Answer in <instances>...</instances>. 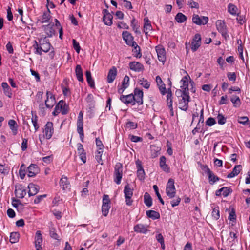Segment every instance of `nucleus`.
Here are the masks:
<instances>
[{
  "label": "nucleus",
  "instance_id": "37",
  "mask_svg": "<svg viewBox=\"0 0 250 250\" xmlns=\"http://www.w3.org/2000/svg\"><path fill=\"white\" fill-rule=\"evenodd\" d=\"M113 16L111 14H107L104 15L103 18V22L105 25L110 26L112 24Z\"/></svg>",
  "mask_w": 250,
  "mask_h": 250
},
{
  "label": "nucleus",
  "instance_id": "3",
  "mask_svg": "<svg viewBox=\"0 0 250 250\" xmlns=\"http://www.w3.org/2000/svg\"><path fill=\"white\" fill-rule=\"evenodd\" d=\"M68 111V106L64 101L61 100L55 106L54 111L53 112L54 115L56 116L59 113L62 112V114L65 115Z\"/></svg>",
  "mask_w": 250,
  "mask_h": 250
},
{
  "label": "nucleus",
  "instance_id": "30",
  "mask_svg": "<svg viewBox=\"0 0 250 250\" xmlns=\"http://www.w3.org/2000/svg\"><path fill=\"white\" fill-rule=\"evenodd\" d=\"M206 172L208 175L209 179V182L210 184L212 185L216 181L219 180V177L217 176H215L212 172L210 170L209 168H207Z\"/></svg>",
  "mask_w": 250,
  "mask_h": 250
},
{
  "label": "nucleus",
  "instance_id": "44",
  "mask_svg": "<svg viewBox=\"0 0 250 250\" xmlns=\"http://www.w3.org/2000/svg\"><path fill=\"white\" fill-rule=\"evenodd\" d=\"M44 31L45 33L47 35L48 37H51L55 34V31L53 30L52 26L48 25L46 26H44Z\"/></svg>",
  "mask_w": 250,
  "mask_h": 250
},
{
  "label": "nucleus",
  "instance_id": "36",
  "mask_svg": "<svg viewBox=\"0 0 250 250\" xmlns=\"http://www.w3.org/2000/svg\"><path fill=\"white\" fill-rule=\"evenodd\" d=\"M85 76L87 82L91 88L95 87V83L94 80L92 79L91 74L90 71L87 70L85 73Z\"/></svg>",
  "mask_w": 250,
  "mask_h": 250
},
{
  "label": "nucleus",
  "instance_id": "46",
  "mask_svg": "<svg viewBox=\"0 0 250 250\" xmlns=\"http://www.w3.org/2000/svg\"><path fill=\"white\" fill-rule=\"evenodd\" d=\"M137 123L136 122L128 121L126 123V129H134L137 127Z\"/></svg>",
  "mask_w": 250,
  "mask_h": 250
},
{
  "label": "nucleus",
  "instance_id": "31",
  "mask_svg": "<svg viewBox=\"0 0 250 250\" xmlns=\"http://www.w3.org/2000/svg\"><path fill=\"white\" fill-rule=\"evenodd\" d=\"M242 170V166L240 165H236L233 168L231 172L229 173L227 177L228 178H231L237 176Z\"/></svg>",
  "mask_w": 250,
  "mask_h": 250
},
{
  "label": "nucleus",
  "instance_id": "58",
  "mask_svg": "<svg viewBox=\"0 0 250 250\" xmlns=\"http://www.w3.org/2000/svg\"><path fill=\"white\" fill-rule=\"evenodd\" d=\"M96 145L98 148L97 150H103L104 148V146L103 145L102 141L99 138H96Z\"/></svg>",
  "mask_w": 250,
  "mask_h": 250
},
{
  "label": "nucleus",
  "instance_id": "42",
  "mask_svg": "<svg viewBox=\"0 0 250 250\" xmlns=\"http://www.w3.org/2000/svg\"><path fill=\"white\" fill-rule=\"evenodd\" d=\"M50 11L49 8H48V10L47 12H44L42 17L41 18V22L43 23L45 22H47L50 19Z\"/></svg>",
  "mask_w": 250,
  "mask_h": 250
},
{
  "label": "nucleus",
  "instance_id": "60",
  "mask_svg": "<svg viewBox=\"0 0 250 250\" xmlns=\"http://www.w3.org/2000/svg\"><path fill=\"white\" fill-rule=\"evenodd\" d=\"M216 123L214 118L212 117L208 118L206 121V125L209 126H211Z\"/></svg>",
  "mask_w": 250,
  "mask_h": 250
},
{
  "label": "nucleus",
  "instance_id": "8",
  "mask_svg": "<svg viewBox=\"0 0 250 250\" xmlns=\"http://www.w3.org/2000/svg\"><path fill=\"white\" fill-rule=\"evenodd\" d=\"M182 99L179 101V107L183 111H187L188 108V102L190 100L189 94H180Z\"/></svg>",
  "mask_w": 250,
  "mask_h": 250
},
{
  "label": "nucleus",
  "instance_id": "29",
  "mask_svg": "<svg viewBox=\"0 0 250 250\" xmlns=\"http://www.w3.org/2000/svg\"><path fill=\"white\" fill-rule=\"evenodd\" d=\"M160 167L166 172L169 173L170 168L166 164V158L165 156H162L160 158Z\"/></svg>",
  "mask_w": 250,
  "mask_h": 250
},
{
  "label": "nucleus",
  "instance_id": "41",
  "mask_svg": "<svg viewBox=\"0 0 250 250\" xmlns=\"http://www.w3.org/2000/svg\"><path fill=\"white\" fill-rule=\"evenodd\" d=\"M144 203L145 205L150 207L152 204V199L148 193L146 192L144 194Z\"/></svg>",
  "mask_w": 250,
  "mask_h": 250
},
{
  "label": "nucleus",
  "instance_id": "1",
  "mask_svg": "<svg viewBox=\"0 0 250 250\" xmlns=\"http://www.w3.org/2000/svg\"><path fill=\"white\" fill-rule=\"evenodd\" d=\"M35 51L34 53L39 55H42V52L45 53L48 52L52 47L48 39L46 37L41 39L39 40V43L36 41H35V43L33 44Z\"/></svg>",
  "mask_w": 250,
  "mask_h": 250
},
{
  "label": "nucleus",
  "instance_id": "61",
  "mask_svg": "<svg viewBox=\"0 0 250 250\" xmlns=\"http://www.w3.org/2000/svg\"><path fill=\"white\" fill-rule=\"evenodd\" d=\"M229 219L233 221L236 220L235 212L233 208L229 210Z\"/></svg>",
  "mask_w": 250,
  "mask_h": 250
},
{
  "label": "nucleus",
  "instance_id": "14",
  "mask_svg": "<svg viewBox=\"0 0 250 250\" xmlns=\"http://www.w3.org/2000/svg\"><path fill=\"white\" fill-rule=\"evenodd\" d=\"M136 165L137 169V177L139 180H143L145 179V172L142 167L141 161L137 160L136 161Z\"/></svg>",
  "mask_w": 250,
  "mask_h": 250
},
{
  "label": "nucleus",
  "instance_id": "9",
  "mask_svg": "<svg viewBox=\"0 0 250 250\" xmlns=\"http://www.w3.org/2000/svg\"><path fill=\"white\" fill-rule=\"evenodd\" d=\"M176 193V189L174 186V180L169 179L167 184L166 194L170 198H173Z\"/></svg>",
  "mask_w": 250,
  "mask_h": 250
},
{
  "label": "nucleus",
  "instance_id": "33",
  "mask_svg": "<svg viewBox=\"0 0 250 250\" xmlns=\"http://www.w3.org/2000/svg\"><path fill=\"white\" fill-rule=\"evenodd\" d=\"M144 32H145V34L147 35L149 31L152 30V27L150 21L147 18H145L144 19Z\"/></svg>",
  "mask_w": 250,
  "mask_h": 250
},
{
  "label": "nucleus",
  "instance_id": "6",
  "mask_svg": "<svg viewBox=\"0 0 250 250\" xmlns=\"http://www.w3.org/2000/svg\"><path fill=\"white\" fill-rule=\"evenodd\" d=\"M77 130L80 135L81 141L83 142L84 132L83 130V113L82 111L79 112L77 121Z\"/></svg>",
  "mask_w": 250,
  "mask_h": 250
},
{
  "label": "nucleus",
  "instance_id": "64",
  "mask_svg": "<svg viewBox=\"0 0 250 250\" xmlns=\"http://www.w3.org/2000/svg\"><path fill=\"white\" fill-rule=\"evenodd\" d=\"M151 156L155 158L157 156V152L159 151L160 149L158 147H156L154 146H151Z\"/></svg>",
  "mask_w": 250,
  "mask_h": 250
},
{
  "label": "nucleus",
  "instance_id": "32",
  "mask_svg": "<svg viewBox=\"0 0 250 250\" xmlns=\"http://www.w3.org/2000/svg\"><path fill=\"white\" fill-rule=\"evenodd\" d=\"M8 125L13 135H16L17 134L18 127L16 122L14 120L11 119L8 121Z\"/></svg>",
  "mask_w": 250,
  "mask_h": 250
},
{
  "label": "nucleus",
  "instance_id": "11",
  "mask_svg": "<svg viewBox=\"0 0 250 250\" xmlns=\"http://www.w3.org/2000/svg\"><path fill=\"white\" fill-rule=\"evenodd\" d=\"M201 44V37L199 34H196L194 36L191 44V48L192 51H196Z\"/></svg>",
  "mask_w": 250,
  "mask_h": 250
},
{
  "label": "nucleus",
  "instance_id": "45",
  "mask_svg": "<svg viewBox=\"0 0 250 250\" xmlns=\"http://www.w3.org/2000/svg\"><path fill=\"white\" fill-rule=\"evenodd\" d=\"M19 234L18 232H12L10 236V242L11 243H15L18 241L19 239Z\"/></svg>",
  "mask_w": 250,
  "mask_h": 250
},
{
  "label": "nucleus",
  "instance_id": "62",
  "mask_svg": "<svg viewBox=\"0 0 250 250\" xmlns=\"http://www.w3.org/2000/svg\"><path fill=\"white\" fill-rule=\"evenodd\" d=\"M53 159V155H51L46 157H44L42 158V161L45 164H48L52 162Z\"/></svg>",
  "mask_w": 250,
  "mask_h": 250
},
{
  "label": "nucleus",
  "instance_id": "15",
  "mask_svg": "<svg viewBox=\"0 0 250 250\" xmlns=\"http://www.w3.org/2000/svg\"><path fill=\"white\" fill-rule=\"evenodd\" d=\"M134 102L137 103L139 105L143 103V92L142 90L135 88L134 90Z\"/></svg>",
  "mask_w": 250,
  "mask_h": 250
},
{
  "label": "nucleus",
  "instance_id": "24",
  "mask_svg": "<svg viewBox=\"0 0 250 250\" xmlns=\"http://www.w3.org/2000/svg\"><path fill=\"white\" fill-rule=\"evenodd\" d=\"M28 177H34L39 172V168L36 165L31 164L28 167Z\"/></svg>",
  "mask_w": 250,
  "mask_h": 250
},
{
  "label": "nucleus",
  "instance_id": "16",
  "mask_svg": "<svg viewBox=\"0 0 250 250\" xmlns=\"http://www.w3.org/2000/svg\"><path fill=\"white\" fill-rule=\"evenodd\" d=\"M156 51L157 53L158 59L159 61L164 62L166 61V51L164 47L161 46L156 47Z\"/></svg>",
  "mask_w": 250,
  "mask_h": 250
},
{
  "label": "nucleus",
  "instance_id": "17",
  "mask_svg": "<svg viewBox=\"0 0 250 250\" xmlns=\"http://www.w3.org/2000/svg\"><path fill=\"white\" fill-rule=\"evenodd\" d=\"M35 241L36 250H42V238L41 232L39 230L37 231L36 232Z\"/></svg>",
  "mask_w": 250,
  "mask_h": 250
},
{
  "label": "nucleus",
  "instance_id": "26",
  "mask_svg": "<svg viewBox=\"0 0 250 250\" xmlns=\"http://www.w3.org/2000/svg\"><path fill=\"white\" fill-rule=\"evenodd\" d=\"M28 188L29 189L28 195L29 196L35 195L39 191V186L33 183H30L28 185Z\"/></svg>",
  "mask_w": 250,
  "mask_h": 250
},
{
  "label": "nucleus",
  "instance_id": "40",
  "mask_svg": "<svg viewBox=\"0 0 250 250\" xmlns=\"http://www.w3.org/2000/svg\"><path fill=\"white\" fill-rule=\"evenodd\" d=\"M175 19L178 23H183L187 20V17L182 13L179 12L175 16Z\"/></svg>",
  "mask_w": 250,
  "mask_h": 250
},
{
  "label": "nucleus",
  "instance_id": "5",
  "mask_svg": "<svg viewBox=\"0 0 250 250\" xmlns=\"http://www.w3.org/2000/svg\"><path fill=\"white\" fill-rule=\"evenodd\" d=\"M217 30L220 32L224 39L227 40L229 38L227 26L224 21L217 20L216 22Z\"/></svg>",
  "mask_w": 250,
  "mask_h": 250
},
{
  "label": "nucleus",
  "instance_id": "4",
  "mask_svg": "<svg viewBox=\"0 0 250 250\" xmlns=\"http://www.w3.org/2000/svg\"><path fill=\"white\" fill-rule=\"evenodd\" d=\"M54 132L53 124L51 122H47L43 129V138L50 139Z\"/></svg>",
  "mask_w": 250,
  "mask_h": 250
},
{
  "label": "nucleus",
  "instance_id": "7",
  "mask_svg": "<svg viewBox=\"0 0 250 250\" xmlns=\"http://www.w3.org/2000/svg\"><path fill=\"white\" fill-rule=\"evenodd\" d=\"M133 189L131 188L130 185L127 184L124 187V193L125 198L126 204L128 206H131L132 204L133 200L131 198L133 196Z\"/></svg>",
  "mask_w": 250,
  "mask_h": 250
},
{
  "label": "nucleus",
  "instance_id": "52",
  "mask_svg": "<svg viewBox=\"0 0 250 250\" xmlns=\"http://www.w3.org/2000/svg\"><path fill=\"white\" fill-rule=\"evenodd\" d=\"M50 236L52 238H53L56 240L59 239V236L58 234L56 233V230L54 228H51L50 229Z\"/></svg>",
  "mask_w": 250,
  "mask_h": 250
},
{
  "label": "nucleus",
  "instance_id": "23",
  "mask_svg": "<svg viewBox=\"0 0 250 250\" xmlns=\"http://www.w3.org/2000/svg\"><path fill=\"white\" fill-rule=\"evenodd\" d=\"M184 79H186L187 78L185 77L182 79L181 81L183 83V85L181 86L182 90H177L176 93L178 94H189L188 88V82Z\"/></svg>",
  "mask_w": 250,
  "mask_h": 250
},
{
  "label": "nucleus",
  "instance_id": "35",
  "mask_svg": "<svg viewBox=\"0 0 250 250\" xmlns=\"http://www.w3.org/2000/svg\"><path fill=\"white\" fill-rule=\"evenodd\" d=\"M1 86L3 89L4 94L9 98H11L12 95L11 89L7 83L6 82H3L1 83Z\"/></svg>",
  "mask_w": 250,
  "mask_h": 250
},
{
  "label": "nucleus",
  "instance_id": "27",
  "mask_svg": "<svg viewBox=\"0 0 250 250\" xmlns=\"http://www.w3.org/2000/svg\"><path fill=\"white\" fill-rule=\"evenodd\" d=\"M133 229L137 233L143 234H146L148 231L147 226L142 224H138L135 225Z\"/></svg>",
  "mask_w": 250,
  "mask_h": 250
},
{
  "label": "nucleus",
  "instance_id": "28",
  "mask_svg": "<svg viewBox=\"0 0 250 250\" xmlns=\"http://www.w3.org/2000/svg\"><path fill=\"white\" fill-rule=\"evenodd\" d=\"M60 186L63 190L70 188V184L66 176L63 175L60 180Z\"/></svg>",
  "mask_w": 250,
  "mask_h": 250
},
{
  "label": "nucleus",
  "instance_id": "59",
  "mask_svg": "<svg viewBox=\"0 0 250 250\" xmlns=\"http://www.w3.org/2000/svg\"><path fill=\"white\" fill-rule=\"evenodd\" d=\"M188 5L191 8L198 9L199 7V4L193 0H188Z\"/></svg>",
  "mask_w": 250,
  "mask_h": 250
},
{
  "label": "nucleus",
  "instance_id": "48",
  "mask_svg": "<svg viewBox=\"0 0 250 250\" xmlns=\"http://www.w3.org/2000/svg\"><path fill=\"white\" fill-rule=\"evenodd\" d=\"M237 10V7L234 4L230 3L228 5V11L231 15L236 14Z\"/></svg>",
  "mask_w": 250,
  "mask_h": 250
},
{
  "label": "nucleus",
  "instance_id": "38",
  "mask_svg": "<svg viewBox=\"0 0 250 250\" xmlns=\"http://www.w3.org/2000/svg\"><path fill=\"white\" fill-rule=\"evenodd\" d=\"M146 214L148 217L153 219H159L160 217L159 213L154 210H147L146 211Z\"/></svg>",
  "mask_w": 250,
  "mask_h": 250
},
{
  "label": "nucleus",
  "instance_id": "50",
  "mask_svg": "<svg viewBox=\"0 0 250 250\" xmlns=\"http://www.w3.org/2000/svg\"><path fill=\"white\" fill-rule=\"evenodd\" d=\"M103 150H97L96 152L95 159L97 162L101 165L103 164L102 160V155L103 154Z\"/></svg>",
  "mask_w": 250,
  "mask_h": 250
},
{
  "label": "nucleus",
  "instance_id": "54",
  "mask_svg": "<svg viewBox=\"0 0 250 250\" xmlns=\"http://www.w3.org/2000/svg\"><path fill=\"white\" fill-rule=\"evenodd\" d=\"M221 190H222V195L224 197L228 196L232 192V190L228 187H223L221 188Z\"/></svg>",
  "mask_w": 250,
  "mask_h": 250
},
{
  "label": "nucleus",
  "instance_id": "63",
  "mask_svg": "<svg viewBox=\"0 0 250 250\" xmlns=\"http://www.w3.org/2000/svg\"><path fill=\"white\" fill-rule=\"evenodd\" d=\"M72 42H73V48H74V49L76 50V51L78 53H79L80 49H81V47H80L79 42H77L76 41V40L75 39H73Z\"/></svg>",
  "mask_w": 250,
  "mask_h": 250
},
{
  "label": "nucleus",
  "instance_id": "56",
  "mask_svg": "<svg viewBox=\"0 0 250 250\" xmlns=\"http://www.w3.org/2000/svg\"><path fill=\"white\" fill-rule=\"evenodd\" d=\"M131 26L133 28V30L135 31L136 33H140V31L139 30V26L137 25L135 19L134 18L131 20Z\"/></svg>",
  "mask_w": 250,
  "mask_h": 250
},
{
  "label": "nucleus",
  "instance_id": "19",
  "mask_svg": "<svg viewBox=\"0 0 250 250\" xmlns=\"http://www.w3.org/2000/svg\"><path fill=\"white\" fill-rule=\"evenodd\" d=\"M120 100L126 104H132L133 105L135 104L134 98L132 94L127 95H122L120 97Z\"/></svg>",
  "mask_w": 250,
  "mask_h": 250
},
{
  "label": "nucleus",
  "instance_id": "53",
  "mask_svg": "<svg viewBox=\"0 0 250 250\" xmlns=\"http://www.w3.org/2000/svg\"><path fill=\"white\" fill-rule=\"evenodd\" d=\"M153 188L155 192V193H156L159 200L160 201V202H161V203L162 205H164V202L163 199L162 198L159 192V189H158V188L157 186L156 185H154L153 186Z\"/></svg>",
  "mask_w": 250,
  "mask_h": 250
},
{
  "label": "nucleus",
  "instance_id": "25",
  "mask_svg": "<svg viewBox=\"0 0 250 250\" xmlns=\"http://www.w3.org/2000/svg\"><path fill=\"white\" fill-rule=\"evenodd\" d=\"M15 193L17 197L23 198L26 194V189L24 187L20 185L18 188H16Z\"/></svg>",
  "mask_w": 250,
  "mask_h": 250
},
{
  "label": "nucleus",
  "instance_id": "10",
  "mask_svg": "<svg viewBox=\"0 0 250 250\" xmlns=\"http://www.w3.org/2000/svg\"><path fill=\"white\" fill-rule=\"evenodd\" d=\"M208 21V17L202 16L199 17L198 15L193 14L192 17V21L197 25H205L206 24Z\"/></svg>",
  "mask_w": 250,
  "mask_h": 250
},
{
  "label": "nucleus",
  "instance_id": "57",
  "mask_svg": "<svg viewBox=\"0 0 250 250\" xmlns=\"http://www.w3.org/2000/svg\"><path fill=\"white\" fill-rule=\"evenodd\" d=\"M32 123L33 124V125L34 127L35 131H37L38 129L39 128V125H38L37 122V116L35 115L34 116H32Z\"/></svg>",
  "mask_w": 250,
  "mask_h": 250
},
{
  "label": "nucleus",
  "instance_id": "49",
  "mask_svg": "<svg viewBox=\"0 0 250 250\" xmlns=\"http://www.w3.org/2000/svg\"><path fill=\"white\" fill-rule=\"evenodd\" d=\"M110 208V205H105L102 204V212L103 213V215L104 216H106L108 213L109 209Z\"/></svg>",
  "mask_w": 250,
  "mask_h": 250
},
{
  "label": "nucleus",
  "instance_id": "13",
  "mask_svg": "<svg viewBox=\"0 0 250 250\" xmlns=\"http://www.w3.org/2000/svg\"><path fill=\"white\" fill-rule=\"evenodd\" d=\"M46 96L45 104L47 108H51L55 104V98L52 93L48 91L46 92Z\"/></svg>",
  "mask_w": 250,
  "mask_h": 250
},
{
  "label": "nucleus",
  "instance_id": "39",
  "mask_svg": "<svg viewBox=\"0 0 250 250\" xmlns=\"http://www.w3.org/2000/svg\"><path fill=\"white\" fill-rule=\"evenodd\" d=\"M230 101L233 104L235 107H239L241 104V100L238 96L232 95L230 97Z\"/></svg>",
  "mask_w": 250,
  "mask_h": 250
},
{
  "label": "nucleus",
  "instance_id": "47",
  "mask_svg": "<svg viewBox=\"0 0 250 250\" xmlns=\"http://www.w3.org/2000/svg\"><path fill=\"white\" fill-rule=\"evenodd\" d=\"M212 217L215 220H217L220 217V212L219 208L215 207L213 209L211 213Z\"/></svg>",
  "mask_w": 250,
  "mask_h": 250
},
{
  "label": "nucleus",
  "instance_id": "22",
  "mask_svg": "<svg viewBox=\"0 0 250 250\" xmlns=\"http://www.w3.org/2000/svg\"><path fill=\"white\" fill-rule=\"evenodd\" d=\"M117 74V68L113 66L109 71L107 81L109 83H112L115 80Z\"/></svg>",
  "mask_w": 250,
  "mask_h": 250
},
{
  "label": "nucleus",
  "instance_id": "18",
  "mask_svg": "<svg viewBox=\"0 0 250 250\" xmlns=\"http://www.w3.org/2000/svg\"><path fill=\"white\" fill-rule=\"evenodd\" d=\"M129 65L130 69L135 72H139L144 69L143 65L139 62H132L129 63Z\"/></svg>",
  "mask_w": 250,
  "mask_h": 250
},
{
  "label": "nucleus",
  "instance_id": "20",
  "mask_svg": "<svg viewBox=\"0 0 250 250\" xmlns=\"http://www.w3.org/2000/svg\"><path fill=\"white\" fill-rule=\"evenodd\" d=\"M156 82L161 94L163 95H165L167 93V89L165 86V84L159 76H156Z\"/></svg>",
  "mask_w": 250,
  "mask_h": 250
},
{
  "label": "nucleus",
  "instance_id": "12",
  "mask_svg": "<svg viewBox=\"0 0 250 250\" xmlns=\"http://www.w3.org/2000/svg\"><path fill=\"white\" fill-rule=\"evenodd\" d=\"M123 40L129 46H134L136 44V42L133 41V37L132 35L127 31H124L122 33Z\"/></svg>",
  "mask_w": 250,
  "mask_h": 250
},
{
  "label": "nucleus",
  "instance_id": "55",
  "mask_svg": "<svg viewBox=\"0 0 250 250\" xmlns=\"http://www.w3.org/2000/svg\"><path fill=\"white\" fill-rule=\"evenodd\" d=\"M217 119L219 125H224L226 122V118L222 114H218Z\"/></svg>",
  "mask_w": 250,
  "mask_h": 250
},
{
  "label": "nucleus",
  "instance_id": "2",
  "mask_svg": "<svg viewBox=\"0 0 250 250\" xmlns=\"http://www.w3.org/2000/svg\"><path fill=\"white\" fill-rule=\"evenodd\" d=\"M123 176V165L120 163L116 164L113 173L114 181L118 185L121 182Z\"/></svg>",
  "mask_w": 250,
  "mask_h": 250
},
{
  "label": "nucleus",
  "instance_id": "34",
  "mask_svg": "<svg viewBox=\"0 0 250 250\" xmlns=\"http://www.w3.org/2000/svg\"><path fill=\"white\" fill-rule=\"evenodd\" d=\"M75 73L78 80L79 82H83V74L80 65H77L75 68Z\"/></svg>",
  "mask_w": 250,
  "mask_h": 250
},
{
  "label": "nucleus",
  "instance_id": "21",
  "mask_svg": "<svg viewBox=\"0 0 250 250\" xmlns=\"http://www.w3.org/2000/svg\"><path fill=\"white\" fill-rule=\"evenodd\" d=\"M77 151L81 160L83 163H85L86 161V153L83 149V146L81 143L77 144Z\"/></svg>",
  "mask_w": 250,
  "mask_h": 250
},
{
  "label": "nucleus",
  "instance_id": "51",
  "mask_svg": "<svg viewBox=\"0 0 250 250\" xmlns=\"http://www.w3.org/2000/svg\"><path fill=\"white\" fill-rule=\"evenodd\" d=\"M139 83L141 85L146 89H148L150 86V83L147 80L142 78L139 80Z\"/></svg>",
  "mask_w": 250,
  "mask_h": 250
},
{
  "label": "nucleus",
  "instance_id": "43",
  "mask_svg": "<svg viewBox=\"0 0 250 250\" xmlns=\"http://www.w3.org/2000/svg\"><path fill=\"white\" fill-rule=\"evenodd\" d=\"M132 46L134 47V48L132 50V51L134 53V56L137 58H140L142 57V53H141L140 47L136 43L135 45Z\"/></svg>",
  "mask_w": 250,
  "mask_h": 250
}]
</instances>
